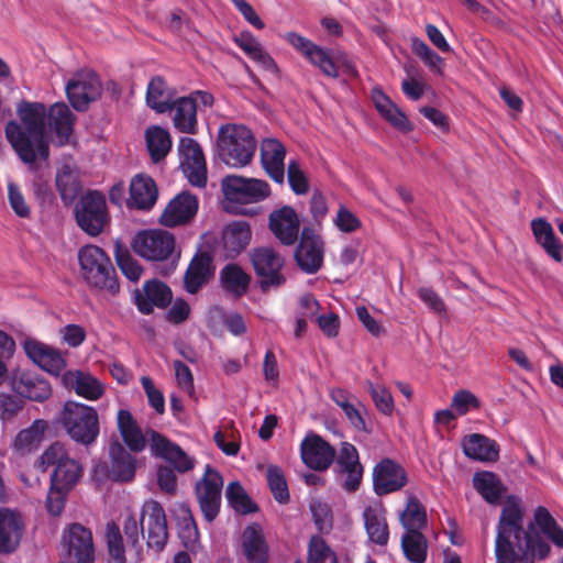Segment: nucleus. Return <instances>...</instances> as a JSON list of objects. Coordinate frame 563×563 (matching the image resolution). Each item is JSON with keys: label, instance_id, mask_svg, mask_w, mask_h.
Masks as SVG:
<instances>
[{"label": "nucleus", "instance_id": "f257e3e1", "mask_svg": "<svg viewBox=\"0 0 563 563\" xmlns=\"http://www.w3.org/2000/svg\"><path fill=\"white\" fill-rule=\"evenodd\" d=\"M16 115L19 121L10 120L5 125V139L18 157L33 172L37 170L38 161L49 158L46 122L59 146L69 143L76 122V115L63 102L54 103L47 110L42 102L22 100L16 104Z\"/></svg>", "mask_w": 563, "mask_h": 563}, {"label": "nucleus", "instance_id": "0e129e2a", "mask_svg": "<svg viewBox=\"0 0 563 563\" xmlns=\"http://www.w3.org/2000/svg\"><path fill=\"white\" fill-rule=\"evenodd\" d=\"M451 406L456 410L459 416H464L471 408H478L479 400L471 391L461 389L453 395Z\"/></svg>", "mask_w": 563, "mask_h": 563}, {"label": "nucleus", "instance_id": "473e14b6", "mask_svg": "<svg viewBox=\"0 0 563 563\" xmlns=\"http://www.w3.org/2000/svg\"><path fill=\"white\" fill-rule=\"evenodd\" d=\"M531 230L536 242L544 250L547 255L556 263L563 262V243L555 235L551 223L544 218L531 221Z\"/></svg>", "mask_w": 563, "mask_h": 563}, {"label": "nucleus", "instance_id": "8fccbe9b", "mask_svg": "<svg viewBox=\"0 0 563 563\" xmlns=\"http://www.w3.org/2000/svg\"><path fill=\"white\" fill-rule=\"evenodd\" d=\"M114 257L118 267L129 280L137 282L141 278L143 273L142 266L119 241L115 242Z\"/></svg>", "mask_w": 563, "mask_h": 563}, {"label": "nucleus", "instance_id": "79ce46f5", "mask_svg": "<svg viewBox=\"0 0 563 563\" xmlns=\"http://www.w3.org/2000/svg\"><path fill=\"white\" fill-rule=\"evenodd\" d=\"M399 521L405 532L422 531L427 528L428 517L426 507L413 495L407 498L406 507L399 514Z\"/></svg>", "mask_w": 563, "mask_h": 563}, {"label": "nucleus", "instance_id": "c85d7f7f", "mask_svg": "<svg viewBox=\"0 0 563 563\" xmlns=\"http://www.w3.org/2000/svg\"><path fill=\"white\" fill-rule=\"evenodd\" d=\"M242 552L247 563H268L269 548L262 527L249 525L242 533Z\"/></svg>", "mask_w": 563, "mask_h": 563}, {"label": "nucleus", "instance_id": "9d476101", "mask_svg": "<svg viewBox=\"0 0 563 563\" xmlns=\"http://www.w3.org/2000/svg\"><path fill=\"white\" fill-rule=\"evenodd\" d=\"M180 164L189 183L203 188L207 185V163L199 143L191 137H180L177 146Z\"/></svg>", "mask_w": 563, "mask_h": 563}, {"label": "nucleus", "instance_id": "f03ea898", "mask_svg": "<svg viewBox=\"0 0 563 563\" xmlns=\"http://www.w3.org/2000/svg\"><path fill=\"white\" fill-rule=\"evenodd\" d=\"M131 245L139 256L156 264L158 274L168 276L175 272L180 253L175 250L173 233L162 229L144 230L134 236Z\"/></svg>", "mask_w": 563, "mask_h": 563}, {"label": "nucleus", "instance_id": "5fc2aeb1", "mask_svg": "<svg viewBox=\"0 0 563 563\" xmlns=\"http://www.w3.org/2000/svg\"><path fill=\"white\" fill-rule=\"evenodd\" d=\"M108 563H126L123 538L115 522H108Z\"/></svg>", "mask_w": 563, "mask_h": 563}, {"label": "nucleus", "instance_id": "5701e85b", "mask_svg": "<svg viewBox=\"0 0 563 563\" xmlns=\"http://www.w3.org/2000/svg\"><path fill=\"white\" fill-rule=\"evenodd\" d=\"M63 541L69 558L76 563H93L95 550L90 530L74 523L65 530Z\"/></svg>", "mask_w": 563, "mask_h": 563}, {"label": "nucleus", "instance_id": "6ab92c4d", "mask_svg": "<svg viewBox=\"0 0 563 563\" xmlns=\"http://www.w3.org/2000/svg\"><path fill=\"white\" fill-rule=\"evenodd\" d=\"M173 300V292L164 282L153 278L143 284L142 289L134 292V302L140 312L151 314L154 307L167 308Z\"/></svg>", "mask_w": 563, "mask_h": 563}, {"label": "nucleus", "instance_id": "39448f33", "mask_svg": "<svg viewBox=\"0 0 563 563\" xmlns=\"http://www.w3.org/2000/svg\"><path fill=\"white\" fill-rule=\"evenodd\" d=\"M57 422L76 442L91 444L99 434V420L96 410L77 401H66Z\"/></svg>", "mask_w": 563, "mask_h": 563}, {"label": "nucleus", "instance_id": "cd10ccee", "mask_svg": "<svg viewBox=\"0 0 563 563\" xmlns=\"http://www.w3.org/2000/svg\"><path fill=\"white\" fill-rule=\"evenodd\" d=\"M117 428L122 439L121 443L125 449L135 453H141L146 449V435L142 432L141 427L129 410H119L117 415Z\"/></svg>", "mask_w": 563, "mask_h": 563}, {"label": "nucleus", "instance_id": "ea45409f", "mask_svg": "<svg viewBox=\"0 0 563 563\" xmlns=\"http://www.w3.org/2000/svg\"><path fill=\"white\" fill-rule=\"evenodd\" d=\"M473 485L479 495L492 505H496L506 492L498 475L493 472H478L473 476Z\"/></svg>", "mask_w": 563, "mask_h": 563}, {"label": "nucleus", "instance_id": "37998d69", "mask_svg": "<svg viewBox=\"0 0 563 563\" xmlns=\"http://www.w3.org/2000/svg\"><path fill=\"white\" fill-rule=\"evenodd\" d=\"M234 43L253 60L257 62L266 70H276L277 65L273 57L263 48L261 43L251 32H242L234 37Z\"/></svg>", "mask_w": 563, "mask_h": 563}, {"label": "nucleus", "instance_id": "dca6fc26", "mask_svg": "<svg viewBox=\"0 0 563 563\" xmlns=\"http://www.w3.org/2000/svg\"><path fill=\"white\" fill-rule=\"evenodd\" d=\"M25 528V518L20 510L0 508V554H11L19 549Z\"/></svg>", "mask_w": 563, "mask_h": 563}, {"label": "nucleus", "instance_id": "6e6d98bb", "mask_svg": "<svg viewBox=\"0 0 563 563\" xmlns=\"http://www.w3.org/2000/svg\"><path fill=\"white\" fill-rule=\"evenodd\" d=\"M67 457L69 456L65 446L59 442H55L38 457L35 463V467L40 472L45 473L51 466H55V468L58 467V465H60Z\"/></svg>", "mask_w": 563, "mask_h": 563}, {"label": "nucleus", "instance_id": "aec40b11", "mask_svg": "<svg viewBox=\"0 0 563 563\" xmlns=\"http://www.w3.org/2000/svg\"><path fill=\"white\" fill-rule=\"evenodd\" d=\"M268 228L282 244L289 246L299 238L300 220L292 207L283 206L271 212Z\"/></svg>", "mask_w": 563, "mask_h": 563}, {"label": "nucleus", "instance_id": "2eb2a0df", "mask_svg": "<svg viewBox=\"0 0 563 563\" xmlns=\"http://www.w3.org/2000/svg\"><path fill=\"white\" fill-rule=\"evenodd\" d=\"M373 488L384 496L402 489L408 483L406 470L393 459H382L373 468Z\"/></svg>", "mask_w": 563, "mask_h": 563}, {"label": "nucleus", "instance_id": "3c124183", "mask_svg": "<svg viewBox=\"0 0 563 563\" xmlns=\"http://www.w3.org/2000/svg\"><path fill=\"white\" fill-rule=\"evenodd\" d=\"M307 563H338V558L322 537L312 536L308 542Z\"/></svg>", "mask_w": 563, "mask_h": 563}, {"label": "nucleus", "instance_id": "4d7b16f0", "mask_svg": "<svg viewBox=\"0 0 563 563\" xmlns=\"http://www.w3.org/2000/svg\"><path fill=\"white\" fill-rule=\"evenodd\" d=\"M367 386L376 409L380 413L390 417L395 410L391 393L384 385H375L372 382H367Z\"/></svg>", "mask_w": 563, "mask_h": 563}, {"label": "nucleus", "instance_id": "c03bdc74", "mask_svg": "<svg viewBox=\"0 0 563 563\" xmlns=\"http://www.w3.org/2000/svg\"><path fill=\"white\" fill-rule=\"evenodd\" d=\"M146 147L153 163L163 161L172 150V139L167 130L158 126H148L145 131Z\"/></svg>", "mask_w": 563, "mask_h": 563}, {"label": "nucleus", "instance_id": "412c9836", "mask_svg": "<svg viewBox=\"0 0 563 563\" xmlns=\"http://www.w3.org/2000/svg\"><path fill=\"white\" fill-rule=\"evenodd\" d=\"M78 260L81 275L91 287L103 289L106 286V253L96 245H86L79 250Z\"/></svg>", "mask_w": 563, "mask_h": 563}, {"label": "nucleus", "instance_id": "6e6552de", "mask_svg": "<svg viewBox=\"0 0 563 563\" xmlns=\"http://www.w3.org/2000/svg\"><path fill=\"white\" fill-rule=\"evenodd\" d=\"M225 198L240 205L257 203L271 195L268 183L256 178L228 175L222 180Z\"/></svg>", "mask_w": 563, "mask_h": 563}, {"label": "nucleus", "instance_id": "603ef678", "mask_svg": "<svg viewBox=\"0 0 563 563\" xmlns=\"http://www.w3.org/2000/svg\"><path fill=\"white\" fill-rule=\"evenodd\" d=\"M306 58L311 65L317 67L324 76L336 79L340 75L335 58L331 57L327 49L319 45H314L313 48L308 52Z\"/></svg>", "mask_w": 563, "mask_h": 563}, {"label": "nucleus", "instance_id": "f8f14e48", "mask_svg": "<svg viewBox=\"0 0 563 563\" xmlns=\"http://www.w3.org/2000/svg\"><path fill=\"white\" fill-rule=\"evenodd\" d=\"M335 460V473L342 479L341 487L346 493H355L360 489L364 467L360 461V454L355 445L342 442Z\"/></svg>", "mask_w": 563, "mask_h": 563}, {"label": "nucleus", "instance_id": "0eeeda50", "mask_svg": "<svg viewBox=\"0 0 563 563\" xmlns=\"http://www.w3.org/2000/svg\"><path fill=\"white\" fill-rule=\"evenodd\" d=\"M223 477L216 468L207 464L203 476L195 485V494L207 522H212L221 509Z\"/></svg>", "mask_w": 563, "mask_h": 563}, {"label": "nucleus", "instance_id": "69168bd1", "mask_svg": "<svg viewBox=\"0 0 563 563\" xmlns=\"http://www.w3.org/2000/svg\"><path fill=\"white\" fill-rule=\"evenodd\" d=\"M419 299L434 313L445 314L446 307L439 294L431 287H420L417 291Z\"/></svg>", "mask_w": 563, "mask_h": 563}, {"label": "nucleus", "instance_id": "e2e57ef3", "mask_svg": "<svg viewBox=\"0 0 563 563\" xmlns=\"http://www.w3.org/2000/svg\"><path fill=\"white\" fill-rule=\"evenodd\" d=\"M8 200L14 211L20 218H29L31 209L25 201V198L20 188L14 183L8 184Z\"/></svg>", "mask_w": 563, "mask_h": 563}, {"label": "nucleus", "instance_id": "58836bf2", "mask_svg": "<svg viewBox=\"0 0 563 563\" xmlns=\"http://www.w3.org/2000/svg\"><path fill=\"white\" fill-rule=\"evenodd\" d=\"M173 93L165 79L155 76L151 79L146 89V103L157 113H165L173 110Z\"/></svg>", "mask_w": 563, "mask_h": 563}, {"label": "nucleus", "instance_id": "49530a36", "mask_svg": "<svg viewBox=\"0 0 563 563\" xmlns=\"http://www.w3.org/2000/svg\"><path fill=\"white\" fill-rule=\"evenodd\" d=\"M47 422L35 420L29 428L21 430L14 439V449L21 454L36 450L44 439Z\"/></svg>", "mask_w": 563, "mask_h": 563}, {"label": "nucleus", "instance_id": "f3484780", "mask_svg": "<svg viewBox=\"0 0 563 563\" xmlns=\"http://www.w3.org/2000/svg\"><path fill=\"white\" fill-rule=\"evenodd\" d=\"M300 455L309 468L325 471L335 459V450L321 435L310 433L301 442Z\"/></svg>", "mask_w": 563, "mask_h": 563}, {"label": "nucleus", "instance_id": "bf43d9fd", "mask_svg": "<svg viewBox=\"0 0 563 563\" xmlns=\"http://www.w3.org/2000/svg\"><path fill=\"white\" fill-rule=\"evenodd\" d=\"M146 435L150 438V449L153 456L165 460L166 457H169L173 451L178 453L175 449L177 444L158 431L148 429L146 431Z\"/></svg>", "mask_w": 563, "mask_h": 563}, {"label": "nucleus", "instance_id": "393cba45", "mask_svg": "<svg viewBox=\"0 0 563 563\" xmlns=\"http://www.w3.org/2000/svg\"><path fill=\"white\" fill-rule=\"evenodd\" d=\"M26 355L41 368L52 375H60L66 366L62 353L40 341L27 339L23 344Z\"/></svg>", "mask_w": 563, "mask_h": 563}, {"label": "nucleus", "instance_id": "a878e982", "mask_svg": "<svg viewBox=\"0 0 563 563\" xmlns=\"http://www.w3.org/2000/svg\"><path fill=\"white\" fill-rule=\"evenodd\" d=\"M158 198V188L154 179L147 175H135L130 184V197L126 205L130 209L150 211Z\"/></svg>", "mask_w": 563, "mask_h": 563}, {"label": "nucleus", "instance_id": "20e7f679", "mask_svg": "<svg viewBox=\"0 0 563 563\" xmlns=\"http://www.w3.org/2000/svg\"><path fill=\"white\" fill-rule=\"evenodd\" d=\"M220 158L231 167H244L254 156L256 142L252 131L243 124L221 125L218 133Z\"/></svg>", "mask_w": 563, "mask_h": 563}, {"label": "nucleus", "instance_id": "052dcab7", "mask_svg": "<svg viewBox=\"0 0 563 563\" xmlns=\"http://www.w3.org/2000/svg\"><path fill=\"white\" fill-rule=\"evenodd\" d=\"M288 184L296 195L309 191V181L297 161H290L287 168Z\"/></svg>", "mask_w": 563, "mask_h": 563}, {"label": "nucleus", "instance_id": "de8ad7c7", "mask_svg": "<svg viewBox=\"0 0 563 563\" xmlns=\"http://www.w3.org/2000/svg\"><path fill=\"white\" fill-rule=\"evenodd\" d=\"M225 498L229 506L238 514L249 515L258 510L257 505L251 499L242 484L238 481L228 484Z\"/></svg>", "mask_w": 563, "mask_h": 563}, {"label": "nucleus", "instance_id": "a19ab883", "mask_svg": "<svg viewBox=\"0 0 563 563\" xmlns=\"http://www.w3.org/2000/svg\"><path fill=\"white\" fill-rule=\"evenodd\" d=\"M56 187L65 205H71L81 191L79 173L69 165H63L56 174Z\"/></svg>", "mask_w": 563, "mask_h": 563}, {"label": "nucleus", "instance_id": "423d86ee", "mask_svg": "<svg viewBox=\"0 0 563 563\" xmlns=\"http://www.w3.org/2000/svg\"><path fill=\"white\" fill-rule=\"evenodd\" d=\"M251 263L257 277V283L263 292L269 289L280 288L286 284L283 274L285 257L271 246H258L250 253Z\"/></svg>", "mask_w": 563, "mask_h": 563}, {"label": "nucleus", "instance_id": "bb28decb", "mask_svg": "<svg viewBox=\"0 0 563 563\" xmlns=\"http://www.w3.org/2000/svg\"><path fill=\"white\" fill-rule=\"evenodd\" d=\"M285 146L276 139H265L261 145V162L266 174L277 184L285 178Z\"/></svg>", "mask_w": 563, "mask_h": 563}, {"label": "nucleus", "instance_id": "4c0bfd02", "mask_svg": "<svg viewBox=\"0 0 563 563\" xmlns=\"http://www.w3.org/2000/svg\"><path fill=\"white\" fill-rule=\"evenodd\" d=\"M220 283L227 292L240 298L247 292L251 276L240 265L230 263L220 271Z\"/></svg>", "mask_w": 563, "mask_h": 563}, {"label": "nucleus", "instance_id": "e433bc0d", "mask_svg": "<svg viewBox=\"0 0 563 563\" xmlns=\"http://www.w3.org/2000/svg\"><path fill=\"white\" fill-rule=\"evenodd\" d=\"M174 126L186 134H196L198 130L197 102L191 97H183L173 102Z\"/></svg>", "mask_w": 563, "mask_h": 563}, {"label": "nucleus", "instance_id": "338daca9", "mask_svg": "<svg viewBox=\"0 0 563 563\" xmlns=\"http://www.w3.org/2000/svg\"><path fill=\"white\" fill-rule=\"evenodd\" d=\"M70 490L63 489L60 487H54L51 484V489L46 497V509L49 515L52 516H59L64 508L66 503V497Z\"/></svg>", "mask_w": 563, "mask_h": 563}, {"label": "nucleus", "instance_id": "b1692460", "mask_svg": "<svg viewBox=\"0 0 563 563\" xmlns=\"http://www.w3.org/2000/svg\"><path fill=\"white\" fill-rule=\"evenodd\" d=\"M214 275L213 257L208 252H197L190 260L184 275V288L196 295Z\"/></svg>", "mask_w": 563, "mask_h": 563}, {"label": "nucleus", "instance_id": "7c9ffc66", "mask_svg": "<svg viewBox=\"0 0 563 563\" xmlns=\"http://www.w3.org/2000/svg\"><path fill=\"white\" fill-rule=\"evenodd\" d=\"M386 510L380 503L367 505L363 511V519L368 539L380 547L388 543L389 529L386 521Z\"/></svg>", "mask_w": 563, "mask_h": 563}, {"label": "nucleus", "instance_id": "680f3d73", "mask_svg": "<svg viewBox=\"0 0 563 563\" xmlns=\"http://www.w3.org/2000/svg\"><path fill=\"white\" fill-rule=\"evenodd\" d=\"M141 385L147 397L150 406L157 415H163L165 412V397L163 393L155 387L153 379L148 376L141 377Z\"/></svg>", "mask_w": 563, "mask_h": 563}, {"label": "nucleus", "instance_id": "72a5a7b5", "mask_svg": "<svg viewBox=\"0 0 563 563\" xmlns=\"http://www.w3.org/2000/svg\"><path fill=\"white\" fill-rule=\"evenodd\" d=\"M462 448L464 454L481 462H496L499 459L498 443L488 437L473 433L463 439Z\"/></svg>", "mask_w": 563, "mask_h": 563}, {"label": "nucleus", "instance_id": "9b49d317", "mask_svg": "<svg viewBox=\"0 0 563 563\" xmlns=\"http://www.w3.org/2000/svg\"><path fill=\"white\" fill-rule=\"evenodd\" d=\"M294 256L300 271L306 274L318 273L324 258V243L321 236L313 229L305 227Z\"/></svg>", "mask_w": 563, "mask_h": 563}, {"label": "nucleus", "instance_id": "2f4dec72", "mask_svg": "<svg viewBox=\"0 0 563 563\" xmlns=\"http://www.w3.org/2000/svg\"><path fill=\"white\" fill-rule=\"evenodd\" d=\"M62 383L66 388L88 400H96L103 394L102 383L86 372L67 371L62 375Z\"/></svg>", "mask_w": 563, "mask_h": 563}, {"label": "nucleus", "instance_id": "c756f323", "mask_svg": "<svg viewBox=\"0 0 563 563\" xmlns=\"http://www.w3.org/2000/svg\"><path fill=\"white\" fill-rule=\"evenodd\" d=\"M550 545L538 534L526 533L525 539L512 545V559L498 561L497 563H533L534 558L544 559L550 553Z\"/></svg>", "mask_w": 563, "mask_h": 563}, {"label": "nucleus", "instance_id": "774afa93", "mask_svg": "<svg viewBox=\"0 0 563 563\" xmlns=\"http://www.w3.org/2000/svg\"><path fill=\"white\" fill-rule=\"evenodd\" d=\"M334 223L344 233L355 232L362 225L360 219L343 205L338 210Z\"/></svg>", "mask_w": 563, "mask_h": 563}, {"label": "nucleus", "instance_id": "ddd939ff", "mask_svg": "<svg viewBox=\"0 0 563 563\" xmlns=\"http://www.w3.org/2000/svg\"><path fill=\"white\" fill-rule=\"evenodd\" d=\"M78 225L95 236L102 232L106 224V201L98 191H88L76 207Z\"/></svg>", "mask_w": 563, "mask_h": 563}, {"label": "nucleus", "instance_id": "7ed1b4c3", "mask_svg": "<svg viewBox=\"0 0 563 563\" xmlns=\"http://www.w3.org/2000/svg\"><path fill=\"white\" fill-rule=\"evenodd\" d=\"M525 511L519 497H507L496 527L495 555L496 561L514 560L512 545L525 539L527 531L523 528Z\"/></svg>", "mask_w": 563, "mask_h": 563}, {"label": "nucleus", "instance_id": "c9c22d12", "mask_svg": "<svg viewBox=\"0 0 563 563\" xmlns=\"http://www.w3.org/2000/svg\"><path fill=\"white\" fill-rule=\"evenodd\" d=\"M372 100L379 114L401 132H410L412 125L406 114L385 95L380 88L372 90Z\"/></svg>", "mask_w": 563, "mask_h": 563}, {"label": "nucleus", "instance_id": "a18cd8bd", "mask_svg": "<svg viewBox=\"0 0 563 563\" xmlns=\"http://www.w3.org/2000/svg\"><path fill=\"white\" fill-rule=\"evenodd\" d=\"M404 556L410 563H424L428 558L429 543L422 531H409L400 540Z\"/></svg>", "mask_w": 563, "mask_h": 563}, {"label": "nucleus", "instance_id": "13d9d810", "mask_svg": "<svg viewBox=\"0 0 563 563\" xmlns=\"http://www.w3.org/2000/svg\"><path fill=\"white\" fill-rule=\"evenodd\" d=\"M20 383L23 385L20 393L32 400L43 401L52 394L49 384L44 379L25 377Z\"/></svg>", "mask_w": 563, "mask_h": 563}, {"label": "nucleus", "instance_id": "864d4df0", "mask_svg": "<svg viewBox=\"0 0 563 563\" xmlns=\"http://www.w3.org/2000/svg\"><path fill=\"white\" fill-rule=\"evenodd\" d=\"M269 489L279 504H287L290 499L288 485L280 467L269 465L266 471Z\"/></svg>", "mask_w": 563, "mask_h": 563}, {"label": "nucleus", "instance_id": "1a4fd4ad", "mask_svg": "<svg viewBox=\"0 0 563 563\" xmlns=\"http://www.w3.org/2000/svg\"><path fill=\"white\" fill-rule=\"evenodd\" d=\"M141 531L146 533L147 547L162 551L168 540L167 520L163 506L154 499L147 500L142 507Z\"/></svg>", "mask_w": 563, "mask_h": 563}, {"label": "nucleus", "instance_id": "4468645a", "mask_svg": "<svg viewBox=\"0 0 563 563\" xmlns=\"http://www.w3.org/2000/svg\"><path fill=\"white\" fill-rule=\"evenodd\" d=\"M101 81L89 70L76 74L66 85L67 98L77 111L87 110L90 102L101 96Z\"/></svg>", "mask_w": 563, "mask_h": 563}, {"label": "nucleus", "instance_id": "a211bd4d", "mask_svg": "<svg viewBox=\"0 0 563 563\" xmlns=\"http://www.w3.org/2000/svg\"><path fill=\"white\" fill-rule=\"evenodd\" d=\"M135 452L114 440L109 446L110 465H108V479L117 483H131L136 474L137 460Z\"/></svg>", "mask_w": 563, "mask_h": 563}, {"label": "nucleus", "instance_id": "4be33fe9", "mask_svg": "<svg viewBox=\"0 0 563 563\" xmlns=\"http://www.w3.org/2000/svg\"><path fill=\"white\" fill-rule=\"evenodd\" d=\"M198 199L189 192L175 196L165 207L159 222L166 228H175L189 223L197 214Z\"/></svg>", "mask_w": 563, "mask_h": 563}, {"label": "nucleus", "instance_id": "09e8293b", "mask_svg": "<svg viewBox=\"0 0 563 563\" xmlns=\"http://www.w3.org/2000/svg\"><path fill=\"white\" fill-rule=\"evenodd\" d=\"M81 475V467L79 463L67 457L64 462L56 467L51 476V484L54 487H60L63 489L71 490L77 484Z\"/></svg>", "mask_w": 563, "mask_h": 563}, {"label": "nucleus", "instance_id": "f704fd0d", "mask_svg": "<svg viewBox=\"0 0 563 563\" xmlns=\"http://www.w3.org/2000/svg\"><path fill=\"white\" fill-rule=\"evenodd\" d=\"M251 238V227L246 221H233L229 223L222 233L225 255L230 258L240 255L250 244Z\"/></svg>", "mask_w": 563, "mask_h": 563}]
</instances>
